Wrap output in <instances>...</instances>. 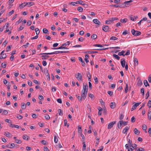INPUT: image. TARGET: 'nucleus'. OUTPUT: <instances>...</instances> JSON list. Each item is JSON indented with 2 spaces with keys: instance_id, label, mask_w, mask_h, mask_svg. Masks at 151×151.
Here are the masks:
<instances>
[{
  "instance_id": "f257e3e1",
  "label": "nucleus",
  "mask_w": 151,
  "mask_h": 151,
  "mask_svg": "<svg viewBox=\"0 0 151 151\" xmlns=\"http://www.w3.org/2000/svg\"><path fill=\"white\" fill-rule=\"evenodd\" d=\"M70 44V41H67L66 43H65L63 44L62 45V46L59 47L58 48H52V49H68V48H67L66 47H64V46H66L67 45H69Z\"/></svg>"
},
{
  "instance_id": "f03ea898",
  "label": "nucleus",
  "mask_w": 151,
  "mask_h": 151,
  "mask_svg": "<svg viewBox=\"0 0 151 151\" xmlns=\"http://www.w3.org/2000/svg\"><path fill=\"white\" fill-rule=\"evenodd\" d=\"M131 32L132 35L136 36H138L141 34L140 32L139 31H136L134 29H132L131 30Z\"/></svg>"
},
{
  "instance_id": "7ed1b4c3",
  "label": "nucleus",
  "mask_w": 151,
  "mask_h": 151,
  "mask_svg": "<svg viewBox=\"0 0 151 151\" xmlns=\"http://www.w3.org/2000/svg\"><path fill=\"white\" fill-rule=\"evenodd\" d=\"M118 19L116 17H113L110 19L109 20H106L105 21V23L106 24H110V22L111 23L113 22V21L115 20H118Z\"/></svg>"
},
{
  "instance_id": "20e7f679",
  "label": "nucleus",
  "mask_w": 151,
  "mask_h": 151,
  "mask_svg": "<svg viewBox=\"0 0 151 151\" xmlns=\"http://www.w3.org/2000/svg\"><path fill=\"white\" fill-rule=\"evenodd\" d=\"M88 86L87 84L86 85H84V84H83V89L81 93H86V91H87V92H88Z\"/></svg>"
},
{
  "instance_id": "39448f33",
  "label": "nucleus",
  "mask_w": 151,
  "mask_h": 151,
  "mask_svg": "<svg viewBox=\"0 0 151 151\" xmlns=\"http://www.w3.org/2000/svg\"><path fill=\"white\" fill-rule=\"evenodd\" d=\"M44 73L45 75L46 76L47 79L48 80L50 81V77L47 69H45Z\"/></svg>"
},
{
  "instance_id": "423d86ee",
  "label": "nucleus",
  "mask_w": 151,
  "mask_h": 151,
  "mask_svg": "<svg viewBox=\"0 0 151 151\" xmlns=\"http://www.w3.org/2000/svg\"><path fill=\"white\" fill-rule=\"evenodd\" d=\"M76 77L79 81L82 80V76L80 73H78V74L76 75Z\"/></svg>"
},
{
  "instance_id": "0eeeda50",
  "label": "nucleus",
  "mask_w": 151,
  "mask_h": 151,
  "mask_svg": "<svg viewBox=\"0 0 151 151\" xmlns=\"http://www.w3.org/2000/svg\"><path fill=\"white\" fill-rule=\"evenodd\" d=\"M116 121H113L109 123L108 125V129H110L112 128L114 124H116Z\"/></svg>"
},
{
  "instance_id": "6e6552de",
  "label": "nucleus",
  "mask_w": 151,
  "mask_h": 151,
  "mask_svg": "<svg viewBox=\"0 0 151 151\" xmlns=\"http://www.w3.org/2000/svg\"><path fill=\"white\" fill-rule=\"evenodd\" d=\"M109 27L107 25H104L102 27V30L105 32L109 31Z\"/></svg>"
},
{
  "instance_id": "1a4fd4ad",
  "label": "nucleus",
  "mask_w": 151,
  "mask_h": 151,
  "mask_svg": "<svg viewBox=\"0 0 151 151\" xmlns=\"http://www.w3.org/2000/svg\"><path fill=\"white\" fill-rule=\"evenodd\" d=\"M4 50H3L1 52L0 55H1V56L0 57V59H4L6 57V54H4Z\"/></svg>"
},
{
  "instance_id": "9d476101",
  "label": "nucleus",
  "mask_w": 151,
  "mask_h": 151,
  "mask_svg": "<svg viewBox=\"0 0 151 151\" xmlns=\"http://www.w3.org/2000/svg\"><path fill=\"white\" fill-rule=\"evenodd\" d=\"M93 22L94 23L98 24V25H99L101 24V22L97 19H93Z\"/></svg>"
},
{
  "instance_id": "9b49d317",
  "label": "nucleus",
  "mask_w": 151,
  "mask_h": 151,
  "mask_svg": "<svg viewBox=\"0 0 151 151\" xmlns=\"http://www.w3.org/2000/svg\"><path fill=\"white\" fill-rule=\"evenodd\" d=\"M129 127L127 126L125 127L124 130L122 131V132L123 134H127V132L129 129Z\"/></svg>"
},
{
  "instance_id": "f8f14e48",
  "label": "nucleus",
  "mask_w": 151,
  "mask_h": 151,
  "mask_svg": "<svg viewBox=\"0 0 151 151\" xmlns=\"http://www.w3.org/2000/svg\"><path fill=\"white\" fill-rule=\"evenodd\" d=\"M15 146L14 143H12L10 145L9 144H8L6 145V147L8 148H14Z\"/></svg>"
},
{
  "instance_id": "ddd939ff",
  "label": "nucleus",
  "mask_w": 151,
  "mask_h": 151,
  "mask_svg": "<svg viewBox=\"0 0 151 151\" xmlns=\"http://www.w3.org/2000/svg\"><path fill=\"white\" fill-rule=\"evenodd\" d=\"M123 124V121H120L117 123V127L119 128H121L122 125Z\"/></svg>"
},
{
  "instance_id": "4468645a",
  "label": "nucleus",
  "mask_w": 151,
  "mask_h": 151,
  "mask_svg": "<svg viewBox=\"0 0 151 151\" xmlns=\"http://www.w3.org/2000/svg\"><path fill=\"white\" fill-rule=\"evenodd\" d=\"M121 63L122 67L123 68L124 67L125 63V61L124 59L123 58H122L121 60Z\"/></svg>"
},
{
  "instance_id": "2eb2a0df",
  "label": "nucleus",
  "mask_w": 151,
  "mask_h": 151,
  "mask_svg": "<svg viewBox=\"0 0 151 151\" xmlns=\"http://www.w3.org/2000/svg\"><path fill=\"white\" fill-rule=\"evenodd\" d=\"M110 107L111 109H113L116 107V105L114 102H112L110 104Z\"/></svg>"
},
{
  "instance_id": "dca6fc26",
  "label": "nucleus",
  "mask_w": 151,
  "mask_h": 151,
  "mask_svg": "<svg viewBox=\"0 0 151 151\" xmlns=\"http://www.w3.org/2000/svg\"><path fill=\"white\" fill-rule=\"evenodd\" d=\"M61 51H55L52 52L47 53V54L48 55L57 54L58 53H61Z\"/></svg>"
},
{
  "instance_id": "f3484780",
  "label": "nucleus",
  "mask_w": 151,
  "mask_h": 151,
  "mask_svg": "<svg viewBox=\"0 0 151 151\" xmlns=\"http://www.w3.org/2000/svg\"><path fill=\"white\" fill-rule=\"evenodd\" d=\"M26 5H28V7H30L34 5V3L32 2H26Z\"/></svg>"
},
{
  "instance_id": "a211bd4d",
  "label": "nucleus",
  "mask_w": 151,
  "mask_h": 151,
  "mask_svg": "<svg viewBox=\"0 0 151 151\" xmlns=\"http://www.w3.org/2000/svg\"><path fill=\"white\" fill-rule=\"evenodd\" d=\"M26 6V2H24V3L20 4L19 6V7L20 9H22L24 8Z\"/></svg>"
},
{
  "instance_id": "6ab92c4d",
  "label": "nucleus",
  "mask_w": 151,
  "mask_h": 151,
  "mask_svg": "<svg viewBox=\"0 0 151 151\" xmlns=\"http://www.w3.org/2000/svg\"><path fill=\"white\" fill-rule=\"evenodd\" d=\"M4 135L7 137H11L12 136L11 134L8 132H5Z\"/></svg>"
},
{
  "instance_id": "aec40b11",
  "label": "nucleus",
  "mask_w": 151,
  "mask_h": 151,
  "mask_svg": "<svg viewBox=\"0 0 151 151\" xmlns=\"http://www.w3.org/2000/svg\"><path fill=\"white\" fill-rule=\"evenodd\" d=\"M134 62L135 66H137L138 64V60L136 58H134Z\"/></svg>"
},
{
  "instance_id": "412c9836",
  "label": "nucleus",
  "mask_w": 151,
  "mask_h": 151,
  "mask_svg": "<svg viewBox=\"0 0 151 151\" xmlns=\"http://www.w3.org/2000/svg\"><path fill=\"white\" fill-rule=\"evenodd\" d=\"M134 131L135 134L138 135H139L140 133V132L139 131H138L137 129L135 128L134 129Z\"/></svg>"
},
{
  "instance_id": "4be33fe9",
  "label": "nucleus",
  "mask_w": 151,
  "mask_h": 151,
  "mask_svg": "<svg viewBox=\"0 0 151 151\" xmlns=\"http://www.w3.org/2000/svg\"><path fill=\"white\" fill-rule=\"evenodd\" d=\"M87 94V91H86V93H81V97L83 99H85L86 97V95Z\"/></svg>"
},
{
  "instance_id": "5701e85b",
  "label": "nucleus",
  "mask_w": 151,
  "mask_h": 151,
  "mask_svg": "<svg viewBox=\"0 0 151 151\" xmlns=\"http://www.w3.org/2000/svg\"><path fill=\"white\" fill-rule=\"evenodd\" d=\"M22 137L23 139L27 140H28L29 138V136L25 134L23 135Z\"/></svg>"
},
{
  "instance_id": "b1692460",
  "label": "nucleus",
  "mask_w": 151,
  "mask_h": 151,
  "mask_svg": "<svg viewBox=\"0 0 151 151\" xmlns=\"http://www.w3.org/2000/svg\"><path fill=\"white\" fill-rule=\"evenodd\" d=\"M125 53V51L124 50L122 51L121 52H119L118 53V55L119 56H124L125 55L124 53Z\"/></svg>"
},
{
  "instance_id": "393cba45",
  "label": "nucleus",
  "mask_w": 151,
  "mask_h": 151,
  "mask_svg": "<svg viewBox=\"0 0 151 151\" xmlns=\"http://www.w3.org/2000/svg\"><path fill=\"white\" fill-rule=\"evenodd\" d=\"M78 132L80 134H81L82 133V129L81 127V126H78Z\"/></svg>"
},
{
  "instance_id": "a878e982",
  "label": "nucleus",
  "mask_w": 151,
  "mask_h": 151,
  "mask_svg": "<svg viewBox=\"0 0 151 151\" xmlns=\"http://www.w3.org/2000/svg\"><path fill=\"white\" fill-rule=\"evenodd\" d=\"M148 117L149 118L150 120L151 119V110H150L149 111L148 114Z\"/></svg>"
},
{
  "instance_id": "bb28decb",
  "label": "nucleus",
  "mask_w": 151,
  "mask_h": 151,
  "mask_svg": "<svg viewBox=\"0 0 151 151\" xmlns=\"http://www.w3.org/2000/svg\"><path fill=\"white\" fill-rule=\"evenodd\" d=\"M26 104L24 103H22L21 104V107L22 109H25L26 108Z\"/></svg>"
},
{
  "instance_id": "cd10ccee",
  "label": "nucleus",
  "mask_w": 151,
  "mask_h": 151,
  "mask_svg": "<svg viewBox=\"0 0 151 151\" xmlns=\"http://www.w3.org/2000/svg\"><path fill=\"white\" fill-rule=\"evenodd\" d=\"M133 1V0H130L129 1H126L124 2V4H125V6H126V5H128L129 3L132 2Z\"/></svg>"
},
{
  "instance_id": "c85d7f7f",
  "label": "nucleus",
  "mask_w": 151,
  "mask_h": 151,
  "mask_svg": "<svg viewBox=\"0 0 151 151\" xmlns=\"http://www.w3.org/2000/svg\"><path fill=\"white\" fill-rule=\"evenodd\" d=\"M142 129L144 130L145 131V132L146 133H147V132L146 131V129H147V127L146 125H145V124L143 125L142 126Z\"/></svg>"
},
{
  "instance_id": "c756f323",
  "label": "nucleus",
  "mask_w": 151,
  "mask_h": 151,
  "mask_svg": "<svg viewBox=\"0 0 151 151\" xmlns=\"http://www.w3.org/2000/svg\"><path fill=\"white\" fill-rule=\"evenodd\" d=\"M127 6H125V4H119L118 5V7L120 8H124L126 7Z\"/></svg>"
},
{
  "instance_id": "7c9ffc66",
  "label": "nucleus",
  "mask_w": 151,
  "mask_h": 151,
  "mask_svg": "<svg viewBox=\"0 0 151 151\" xmlns=\"http://www.w3.org/2000/svg\"><path fill=\"white\" fill-rule=\"evenodd\" d=\"M144 84L146 87H147V86H149V85L148 84L147 81L146 80H145L144 81Z\"/></svg>"
},
{
  "instance_id": "2f4dec72",
  "label": "nucleus",
  "mask_w": 151,
  "mask_h": 151,
  "mask_svg": "<svg viewBox=\"0 0 151 151\" xmlns=\"http://www.w3.org/2000/svg\"><path fill=\"white\" fill-rule=\"evenodd\" d=\"M127 20V18H124V19H121L120 20V21L123 23H126Z\"/></svg>"
},
{
  "instance_id": "473e14b6",
  "label": "nucleus",
  "mask_w": 151,
  "mask_h": 151,
  "mask_svg": "<svg viewBox=\"0 0 151 151\" xmlns=\"http://www.w3.org/2000/svg\"><path fill=\"white\" fill-rule=\"evenodd\" d=\"M97 35L95 34H93L91 36V38L93 39L94 40L97 38Z\"/></svg>"
},
{
  "instance_id": "72a5a7b5",
  "label": "nucleus",
  "mask_w": 151,
  "mask_h": 151,
  "mask_svg": "<svg viewBox=\"0 0 151 151\" xmlns=\"http://www.w3.org/2000/svg\"><path fill=\"white\" fill-rule=\"evenodd\" d=\"M83 1L82 0L78 1L76 2V4H79L83 5Z\"/></svg>"
},
{
  "instance_id": "f704fd0d",
  "label": "nucleus",
  "mask_w": 151,
  "mask_h": 151,
  "mask_svg": "<svg viewBox=\"0 0 151 151\" xmlns=\"http://www.w3.org/2000/svg\"><path fill=\"white\" fill-rule=\"evenodd\" d=\"M142 84V81L140 79H139L138 80L137 82V85L138 86H141Z\"/></svg>"
},
{
  "instance_id": "c9c22d12",
  "label": "nucleus",
  "mask_w": 151,
  "mask_h": 151,
  "mask_svg": "<svg viewBox=\"0 0 151 151\" xmlns=\"http://www.w3.org/2000/svg\"><path fill=\"white\" fill-rule=\"evenodd\" d=\"M147 106L149 108L151 107V101L149 100L147 104Z\"/></svg>"
},
{
  "instance_id": "e433bc0d",
  "label": "nucleus",
  "mask_w": 151,
  "mask_h": 151,
  "mask_svg": "<svg viewBox=\"0 0 151 151\" xmlns=\"http://www.w3.org/2000/svg\"><path fill=\"white\" fill-rule=\"evenodd\" d=\"M77 10L80 12H82L83 11V8L81 7H79L77 8Z\"/></svg>"
},
{
  "instance_id": "4c0bfd02",
  "label": "nucleus",
  "mask_w": 151,
  "mask_h": 151,
  "mask_svg": "<svg viewBox=\"0 0 151 151\" xmlns=\"http://www.w3.org/2000/svg\"><path fill=\"white\" fill-rule=\"evenodd\" d=\"M58 114L60 116H62L63 115V111L61 109H59Z\"/></svg>"
},
{
  "instance_id": "58836bf2",
  "label": "nucleus",
  "mask_w": 151,
  "mask_h": 151,
  "mask_svg": "<svg viewBox=\"0 0 151 151\" xmlns=\"http://www.w3.org/2000/svg\"><path fill=\"white\" fill-rule=\"evenodd\" d=\"M83 150H85L86 149V145L85 144V142H83Z\"/></svg>"
},
{
  "instance_id": "ea45409f",
  "label": "nucleus",
  "mask_w": 151,
  "mask_h": 151,
  "mask_svg": "<svg viewBox=\"0 0 151 151\" xmlns=\"http://www.w3.org/2000/svg\"><path fill=\"white\" fill-rule=\"evenodd\" d=\"M126 87L125 89V92L127 93L128 91V83H126Z\"/></svg>"
},
{
  "instance_id": "a19ab883",
  "label": "nucleus",
  "mask_w": 151,
  "mask_h": 151,
  "mask_svg": "<svg viewBox=\"0 0 151 151\" xmlns=\"http://www.w3.org/2000/svg\"><path fill=\"white\" fill-rule=\"evenodd\" d=\"M42 31L44 33L47 34L48 33V30L46 28H43Z\"/></svg>"
},
{
  "instance_id": "79ce46f5",
  "label": "nucleus",
  "mask_w": 151,
  "mask_h": 151,
  "mask_svg": "<svg viewBox=\"0 0 151 151\" xmlns=\"http://www.w3.org/2000/svg\"><path fill=\"white\" fill-rule=\"evenodd\" d=\"M8 114V112L6 110H4L3 111L2 113L1 114V115H6Z\"/></svg>"
},
{
  "instance_id": "37998d69",
  "label": "nucleus",
  "mask_w": 151,
  "mask_h": 151,
  "mask_svg": "<svg viewBox=\"0 0 151 151\" xmlns=\"http://www.w3.org/2000/svg\"><path fill=\"white\" fill-rule=\"evenodd\" d=\"M113 56L117 60H119L120 59V57H119L118 55L116 54H113Z\"/></svg>"
},
{
  "instance_id": "c03bdc74",
  "label": "nucleus",
  "mask_w": 151,
  "mask_h": 151,
  "mask_svg": "<svg viewBox=\"0 0 151 151\" xmlns=\"http://www.w3.org/2000/svg\"><path fill=\"white\" fill-rule=\"evenodd\" d=\"M42 60H45L47 59V58L49 57V56H47V55H42Z\"/></svg>"
},
{
  "instance_id": "a18cd8bd",
  "label": "nucleus",
  "mask_w": 151,
  "mask_h": 151,
  "mask_svg": "<svg viewBox=\"0 0 151 151\" xmlns=\"http://www.w3.org/2000/svg\"><path fill=\"white\" fill-rule=\"evenodd\" d=\"M88 53H98V52L97 51H89L87 52Z\"/></svg>"
},
{
  "instance_id": "49530a36",
  "label": "nucleus",
  "mask_w": 151,
  "mask_h": 151,
  "mask_svg": "<svg viewBox=\"0 0 151 151\" xmlns=\"http://www.w3.org/2000/svg\"><path fill=\"white\" fill-rule=\"evenodd\" d=\"M141 92L142 93V95L144 96L145 94V89L144 88H142L141 89Z\"/></svg>"
},
{
  "instance_id": "de8ad7c7",
  "label": "nucleus",
  "mask_w": 151,
  "mask_h": 151,
  "mask_svg": "<svg viewBox=\"0 0 151 151\" xmlns=\"http://www.w3.org/2000/svg\"><path fill=\"white\" fill-rule=\"evenodd\" d=\"M35 31L37 35H39L40 32V31L39 29L36 28L35 30Z\"/></svg>"
},
{
  "instance_id": "09e8293b",
  "label": "nucleus",
  "mask_w": 151,
  "mask_h": 151,
  "mask_svg": "<svg viewBox=\"0 0 151 151\" xmlns=\"http://www.w3.org/2000/svg\"><path fill=\"white\" fill-rule=\"evenodd\" d=\"M1 67L4 68H5L6 67V62H4V63H2L1 64Z\"/></svg>"
},
{
  "instance_id": "8fccbe9b",
  "label": "nucleus",
  "mask_w": 151,
  "mask_h": 151,
  "mask_svg": "<svg viewBox=\"0 0 151 151\" xmlns=\"http://www.w3.org/2000/svg\"><path fill=\"white\" fill-rule=\"evenodd\" d=\"M22 26H23V27H22V26H20L19 27V28L18 29V31H21L24 28V25L23 24L22 25Z\"/></svg>"
},
{
  "instance_id": "3c124183",
  "label": "nucleus",
  "mask_w": 151,
  "mask_h": 151,
  "mask_svg": "<svg viewBox=\"0 0 151 151\" xmlns=\"http://www.w3.org/2000/svg\"><path fill=\"white\" fill-rule=\"evenodd\" d=\"M136 151H145V150L142 147H140V148H139V149L137 150H136Z\"/></svg>"
},
{
  "instance_id": "603ef678",
  "label": "nucleus",
  "mask_w": 151,
  "mask_h": 151,
  "mask_svg": "<svg viewBox=\"0 0 151 151\" xmlns=\"http://www.w3.org/2000/svg\"><path fill=\"white\" fill-rule=\"evenodd\" d=\"M102 47V48H101L95 49V50H105L108 49V48H104L103 47Z\"/></svg>"
},
{
  "instance_id": "864d4df0",
  "label": "nucleus",
  "mask_w": 151,
  "mask_h": 151,
  "mask_svg": "<svg viewBox=\"0 0 151 151\" xmlns=\"http://www.w3.org/2000/svg\"><path fill=\"white\" fill-rule=\"evenodd\" d=\"M94 80L95 81V83L97 84L98 83V79L96 77H95Z\"/></svg>"
},
{
  "instance_id": "5fc2aeb1",
  "label": "nucleus",
  "mask_w": 151,
  "mask_h": 151,
  "mask_svg": "<svg viewBox=\"0 0 151 151\" xmlns=\"http://www.w3.org/2000/svg\"><path fill=\"white\" fill-rule=\"evenodd\" d=\"M118 39V38L116 37H114V36H112L111 38H110V40H117Z\"/></svg>"
},
{
  "instance_id": "6e6d98bb",
  "label": "nucleus",
  "mask_w": 151,
  "mask_h": 151,
  "mask_svg": "<svg viewBox=\"0 0 151 151\" xmlns=\"http://www.w3.org/2000/svg\"><path fill=\"white\" fill-rule=\"evenodd\" d=\"M15 142L18 144H20L22 142L21 141L20 139H16Z\"/></svg>"
},
{
  "instance_id": "4d7b16f0",
  "label": "nucleus",
  "mask_w": 151,
  "mask_h": 151,
  "mask_svg": "<svg viewBox=\"0 0 151 151\" xmlns=\"http://www.w3.org/2000/svg\"><path fill=\"white\" fill-rule=\"evenodd\" d=\"M93 46L101 47H103L102 45L100 44H95L93 45Z\"/></svg>"
},
{
  "instance_id": "13d9d810",
  "label": "nucleus",
  "mask_w": 151,
  "mask_h": 151,
  "mask_svg": "<svg viewBox=\"0 0 151 151\" xmlns=\"http://www.w3.org/2000/svg\"><path fill=\"white\" fill-rule=\"evenodd\" d=\"M12 47L11 45H9L7 47L6 49V51L8 52L10 50L11 47Z\"/></svg>"
},
{
  "instance_id": "bf43d9fd",
  "label": "nucleus",
  "mask_w": 151,
  "mask_h": 151,
  "mask_svg": "<svg viewBox=\"0 0 151 151\" xmlns=\"http://www.w3.org/2000/svg\"><path fill=\"white\" fill-rule=\"evenodd\" d=\"M128 144H129V147H131V146H132V142L130 140V139H129V140L128 141Z\"/></svg>"
},
{
  "instance_id": "052dcab7",
  "label": "nucleus",
  "mask_w": 151,
  "mask_h": 151,
  "mask_svg": "<svg viewBox=\"0 0 151 151\" xmlns=\"http://www.w3.org/2000/svg\"><path fill=\"white\" fill-rule=\"evenodd\" d=\"M131 121L133 123L135 121V118L134 116H133L132 117L131 119Z\"/></svg>"
},
{
  "instance_id": "680f3d73",
  "label": "nucleus",
  "mask_w": 151,
  "mask_h": 151,
  "mask_svg": "<svg viewBox=\"0 0 151 151\" xmlns=\"http://www.w3.org/2000/svg\"><path fill=\"white\" fill-rule=\"evenodd\" d=\"M111 96L113 95V92L110 91H108L107 92Z\"/></svg>"
},
{
  "instance_id": "e2e57ef3",
  "label": "nucleus",
  "mask_w": 151,
  "mask_h": 151,
  "mask_svg": "<svg viewBox=\"0 0 151 151\" xmlns=\"http://www.w3.org/2000/svg\"><path fill=\"white\" fill-rule=\"evenodd\" d=\"M58 139L55 136L54 138V141L55 143H57L58 142Z\"/></svg>"
},
{
  "instance_id": "0e129e2a",
  "label": "nucleus",
  "mask_w": 151,
  "mask_h": 151,
  "mask_svg": "<svg viewBox=\"0 0 151 151\" xmlns=\"http://www.w3.org/2000/svg\"><path fill=\"white\" fill-rule=\"evenodd\" d=\"M87 77L88 78H91V75L90 73V72L88 71L87 72V73L86 74Z\"/></svg>"
},
{
  "instance_id": "69168bd1",
  "label": "nucleus",
  "mask_w": 151,
  "mask_h": 151,
  "mask_svg": "<svg viewBox=\"0 0 151 151\" xmlns=\"http://www.w3.org/2000/svg\"><path fill=\"white\" fill-rule=\"evenodd\" d=\"M136 105H135L134 104V105L132 106V107L131 108V111H132L135 109L136 108Z\"/></svg>"
},
{
  "instance_id": "338daca9",
  "label": "nucleus",
  "mask_w": 151,
  "mask_h": 151,
  "mask_svg": "<svg viewBox=\"0 0 151 151\" xmlns=\"http://www.w3.org/2000/svg\"><path fill=\"white\" fill-rule=\"evenodd\" d=\"M45 118L46 119H50V117L48 114H46V116H45Z\"/></svg>"
},
{
  "instance_id": "774afa93",
  "label": "nucleus",
  "mask_w": 151,
  "mask_h": 151,
  "mask_svg": "<svg viewBox=\"0 0 151 151\" xmlns=\"http://www.w3.org/2000/svg\"><path fill=\"white\" fill-rule=\"evenodd\" d=\"M44 151H49L48 148L47 147H44Z\"/></svg>"
}]
</instances>
